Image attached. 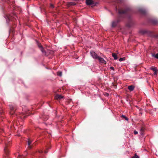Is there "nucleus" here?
Instances as JSON below:
<instances>
[{
    "label": "nucleus",
    "mask_w": 158,
    "mask_h": 158,
    "mask_svg": "<svg viewBox=\"0 0 158 158\" xmlns=\"http://www.w3.org/2000/svg\"><path fill=\"white\" fill-rule=\"evenodd\" d=\"M132 158H139L138 156L135 154L134 156H133Z\"/></svg>",
    "instance_id": "20"
},
{
    "label": "nucleus",
    "mask_w": 158,
    "mask_h": 158,
    "mask_svg": "<svg viewBox=\"0 0 158 158\" xmlns=\"http://www.w3.org/2000/svg\"><path fill=\"white\" fill-rule=\"evenodd\" d=\"M118 13L120 14H124L125 13L126 11L123 10L119 9L118 10Z\"/></svg>",
    "instance_id": "12"
},
{
    "label": "nucleus",
    "mask_w": 158,
    "mask_h": 158,
    "mask_svg": "<svg viewBox=\"0 0 158 158\" xmlns=\"http://www.w3.org/2000/svg\"><path fill=\"white\" fill-rule=\"evenodd\" d=\"M63 98V97L60 95L57 94L55 96V98L57 100Z\"/></svg>",
    "instance_id": "4"
},
{
    "label": "nucleus",
    "mask_w": 158,
    "mask_h": 158,
    "mask_svg": "<svg viewBox=\"0 0 158 158\" xmlns=\"http://www.w3.org/2000/svg\"><path fill=\"white\" fill-rule=\"evenodd\" d=\"M86 3L87 5H90L94 3V1L92 0H86Z\"/></svg>",
    "instance_id": "3"
},
{
    "label": "nucleus",
    "mask_w": 158,
    "mask_h": 158,
    "mask_svg": "<svg viewBox=\"0 0 158 158\" xmlns=\"http://www.w3.org/2000/svg\"><path fill=\"white\" fill-rule=\"evenodd\" d=\"M14 18L15 19H16L15 17H16V18L17 17V16H16V15H15V14H14Z\"/></svg>",
    "instance_id": "27"
},
{
    "label": "nucleus",
    "mask_w": 158,
    "mask_h": 158,
    "mask_svg": "<svg viewBox=\"0 0 158 158\" xmlns=\"http://www.w3.org/2000/svg\"><path fill=\"white\" fill-rule=\"evenodd\" d=\"M157 71H154V75H156Z\"/></svg>",
    "instance_id": "26"
},
{
    "label": "nucleus",
    "mask_w": 158,
    "mask_h": 158,
    "mask_svg": "<svg viewBox=\"0 0 158 158\" xmlns=\"http://www.w3.org/2000/svg\"><path fill=\"white\" fill-rule=\"evenodd\" d=\"M134 133L136 135V134H138V132L136 130H135L134 131Z\"/></svg>",
    "instance_id": "23"
},
{
    "label": "nucleus",
    "mask_w": 158,
    "mask_h": 158,
    "mask_svg": "<svg viewBox=\"0 0 158 158\" xmlns=\"http://www.w3.org/2000/svg\"><path fill=\"white\" fill-rule=\"evenodd\" d=\"M6 21L7 22H8L9 21L11 20L12 19L10 16H6Z\"/></svg>",
    "instance_id": "10"
},
{
    "label": "nucleus",
    "mask_w": 158,
    "mask_h": 158,
    "mask_svg": "<svg viewBox=\"0 0 158 158\" xmlns=\"http://www.w3.org/2000/svg\"><path fill=\"white\" fill-rule=\"evenodd\" d=\"M122 117H123L127 121L128 118L124 115H122Z\"/></svg>",
    "instance_id": "21"
},
{
    "label": "nucleus",
    "mask_w": 158,
    "mask_h": 158,
    "mask_svg": "<svg viewBox=\"0 0 158 158\" xmlns=\"http://www.w3.org/2000/svg\"><path fill=\"white\" fill-rule=\"evenodd\" d=\"M110 69H112L113 70H114V68L113 67H110Z\"/></svg>",
    "instance_id": "24"
},
{
    "label": "nucleus",
    "mask_w": 158,
    "mask_h": 158,
    "mask_svg": "<svg viewBox=\"0 0 158 158\" xmlns=\"http://www.w3.org/2000/svg\"><path fill=\"white\" fill-rule=\"evenodd\" d=\"M90 54L92 57L95 59H98V57L99 56L97 55V54L93 51L90 52Z\"/></svg>",
    "instance_id": "1"
},
{
    "label": "nucleus",
    "mask_w": 158,
    "mask_h": 158,
    "mask_svg": "<svg viewBox=\"0 0 158 158\" xmlns=\"http://www.w3.org/2000/svg\"><path fill=\"white\" fill-rule=\"evenodd\" d=\"M31 143V141L29 139H28L27 141V144L28 145V147L30 148H31V146L30 145Z\"/></svg>",
    "instance_id": "7"
},
{
    "label": "nucleus",
    "mask_w": 158,
    "mask_h": 158,
    "mask_svg": "<svg viewBox=\"0 0 158 158\" xmlns=\"http://www.w3.org/2000/svg\"><path fill=\"white\" fill-rule=\"evenodd\" d=\"M19 117L21 118H22L25 117V116L23 115V114H21L20 115Z\"/></svg>",
    "instance_id": "22"
},
{
    "label": "nucleus",
    "mask_w": 158,
    "mask_h": 158,
    "mask_svg": "<svg viewBox=\"0 0 158 158\" xmlns=\"http://www.w3.org/2000/svg\"><path fill=\"white\" fill-rule=\"evenodd\" d=\"M43 152V151L42 150H41V151H39V152H40V153H41V152Z\"/></svg>",
    "instance_id": "28"
},
{
    "label": "nucleus",
    "mask_w": 158,
    "mask_h": 158,
    "mask_svg": "<svg viewBox=\"0 0 158 158\" xmlns=\"http://www.w3.org/2000/svg\"><path fill=\"white\" fill-rule=\"evenodd\" d=\"M118 22L117 21H114L112 22V26L113 27H115L117 24Z\"/></svg>",
    "instance_id": "11"
},
{
    "label": "nucleus",
    "mask_w": 158,
    "mask_h": 158,
    "mask_svg": "<svg viewBox=\"0 0 158 158\" xmlns=\"http://www.w3.org/2000/svg\"><path fill=\"white\" fill-rule=\"evenodd\" d=\"M18 156L17 158H25L24 155H20L18 153Z\"/></svg>",
    "instance_id": "14"
},
{
    "label": "nucleus",
    "mask_w": 158,
    "mask_h": 158,
    "mask_svg": "<svg viewBox=\"0 0 158 158\" xmlns=\"http://www.w3.org/2000/svg\"><path fill=\"white\" fill-rule=\"evenodd\" d=\"M112 55L115 60H116L117 59V55L115 53H112Z\"/></svg>",
    "instance_id": "13"
},
{
    "label": "nucleus",
    "mask_w": 158,
    "mask_h": 158,
    "mask_svg": "<svg viewBox=\"0 0 158 158\" xmlns=\"http://www.w3.org/2000/svg\"><path fill=\"white\" fill-rule=\"evenodd\" d=\"M50 6L52 7V8H53L54 7L53 5H52V4H50Z\"/></svg>",
    "instance_id": "25"
},
{
    "label": "nucleus",
    "mask_w": 158,
    "mask_h": 158,
    "mask_svg": "<svg viewBox=\"0 0 158 158\" xmlns=\"http://www.w3.org/2000/svg\"><path fill=\"white\" fill-rule=\"evenodd\" d=\"M128 89L130 91H132L134 89V86L132 85L129 86L128 87Z\"/></svg>",
    "instance_id": "5"
},
{
    "label": "nucleus",
    "mask_w": 158,
    "mask_h": 158,
    "mask_svg": "<svg viewBox=\"0 0 158 158\" xmlns=\"http://www.w3.org/2000/svg\"><path fill=\"white\" fill-rule=\"evenodd\" d=\"M10 109L11 110L10 114H13L14 113V110L13 107H10Z\"/></svg>",
    "instance_id": "15"
},
{
    "label": "nucleus",
    "mask_w": 158,
    "mask_h": 158,
    "mask_svg": "<svg viewBox=\"0 0 158 158\" xmlns=\"http://www.w3.org/2000/svg\"><path fill=\"white\" fill-rule=\"evenodd\" d=\"M98 60L100 62H102V63H104V62H105V61L104 60V59L98 56Z\"/></svg>",
    "instance_id": "8"
},
{
    "label": "nucleus",
    "mask_w": 158,
    "mask_h": 158,
    "mask_svg": "<svg viewBox=\"0 0 158 158\" xmlns=\"http://www.w3.org/2000/svg\"><path fill=\"white\" fill-rule=\"evenodd\" d=\"M151 69L154 72L156 71H157V69L156 67L151 68Z\"/></svg>",
    "instance_id": "18"
},
{
    "label": "nucleus",
    "mask_w": 158,
    "mask_h": 158,
    "mask_svg": "<svg viewBox=\"0 0 158 158\" xmlns=\"http://www.w3.org/2000/svg\"><path fill=\"white\" fill-rule=\"evenodd\" d=\"M152 56L158 59V53L156 54H152Z\"/></svg>",
    "instance_id": "16"
},
{
    "label": "nucleus",
    "mask_w": 158,
    "mask_h": 158,
    "mask_svg": "<svg viewBox=\"0 0 158 158\" xmlns=\"http://www.w3.org/2000/svg\"><path fill=\"white\" fill-rule=\"evenodd\" d=\"M5 145H6V146L4 148V151L6 153H7L9 152V151L8 149L6 148V147H7L6 145L7 144H6V143H5Z\"/></svg>",
    "instance_id": "9"
},
{
    "label": "nucleus",
    "mask_w": 158,
    "mask_h": 158,
    "mask_svg": "<svg viewBox=\"0 0 158 158\" xmlns=\"http://www.w3.org/2000/svg\"><path fill=\"white\" fill-rule=\"evenodd\" d=\"M62 73L61 71H59L57 73V75L58 76H62Z\"/></svg>",
    "instance_id": "17"
},
{
    "label": "nucleus",
    "mask_w": 158,
    "mask_h": 158,
    "mask_svg": "<svg viewBox=\"0 0 158 158\" xmlns=\"http://www.w3.org/2000/svg\"><path fill=\"white\" fill-rule=\"evenodd\" d=\"M125 60V57L121 58L119 59V61H122L123 60Z\"/></svg>",
    "instance_id": "19"
},
{
    "label": "nucleus",
    "mask_w": 158,
    "mask_h": 158,
    "mask_svg": "<svg viewBox=\"0 0 158 158\" xmlns=\"http://www.w3.org/2000/svg\"><path fill=\"white\" fill-rule=\"evenodd\" d=\"M38 46L40 48V50L43 53H44V54H46V50L45 49H44L43 48L42 46V45H41L40 44H39V43H37Z\"/></svg>",
    "instance_id": "2"
},
{
    "label": "nucleus",
    "mask_w": 158,
    "mask_h": 158,
    "mask_svg": "<svg viewBox=\"0 0 158 158\" xmlns=\"http://www.w3.org/2000/svg\"><path fill=\"white\" fill-rule=\"evenodd\" d=\"M145 130V128L143 127H142L141 128L140 131V133L141 135H142L143 134L144 131Z\"/></svg>",
    "instance_id": "6"
},
{
    "label": "nucleus",
    "mask_w": 158,
    "mask_h": 158,
    "mask_svg": "<svg viewBox=\"0 0 158 158\" xmlns=\"http://www.w3.org/2000/svg\"><path fill=\"white\" fill-rule=\"evenodd\" d=\"M44 152H45V153H47V152H46V151H44Z\"/></svg>",
    "instance_id": "29"
}]
</instances>
